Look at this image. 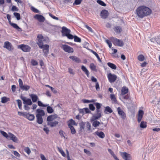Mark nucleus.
I'll return each mask as SVG.
<instances>
[{"label": "nucleus", "instance_id": "58836bf2", "mask_svg": "<svg viewBox=\"0 0 160 160\" xmlns=\"http://www.w3.org/2000/svg\"><path fill=\"white\" fill-rule=\"evenodd\" d=\"M73 38H74V41L76 42H81V39L78 37L77 36H73Z\"/></svg>", "mask_w": 160, "mask_h": 160}, {"label": "nucleus", "instance_id": "680f3d73", "mask_svg": "<svg viewBox=\"0 0 160 160\" xmlns=\"http://www.w3.org/2000/svg\"><path fill=\"white\" fill-rule=\"evenodd\" d=\"M11 10L13 11H18V9L16 6L13 5L12 7Z\"/></svg>", "mask_w": 160, "mask_h": 160}, {"label": "nucleus", "instance_id": "09e8293b", "mask_svg": "<svg viewBox=\"0 0 160 160\" xmlns=\"http://www.w3.org/2000/svg\"><path fill=\"white\" fill-rule=\"evenodd\" d=\"M1 133L2 134L4 137L8 138H9V135H8L6 132L3 131H1Z\"/></svg>", "mask_w": 160, "mask_h": 160}, {"label": "nucleus", "instance_id": "9b49d317", "mask_svg": "<svg viewBox=\"0 0 160 160\" xmlns=\"http://www.w3.org/2000/svg\"><path fill=\"white\" fill-rule=\"evenodd\" d=\"M34 18L41 22H44L45 20V18L42 15L40 14H36L34 16Z\"/></svg>", "mask_w": 160, "mask_h": 160}, {"label": "nucleus", "instance_id": "7ed1b4c3", "mask_svg": "<svg viewBox=\"0 0 160 160\" xmlns=\"http://www.w3.org/2000/svg\"><path fill=\"white\" fill-rule=\"evenodd\" d=\"M62 35L63 37H67L68 39H72L73 38V35L70 34L71 30L66 27L63 26L62 28Z\"/></svg>", "mask_w": 160, "mask_h": 160}, {"label": "nucleus", "instance_id": "6ab92c4d", "mask_svg": "<svg viewBox=\"0 0 160 160\" xmlns=\"http://www.w3.org/2000/svg\"><path fill=\"white\" fill-rule=\"evenodd\" d=\"M25 118L30 121H32L34 119L35 116L33 114H29V113H27Z\"/></svg>", "mask_w": 160, "mask_h": 160}, {"label": "nucleus", "instance_id": "37998d69", "mask_svg": "<svg viewBox=\"0 0 160 160\" xmlns=\"http://www.w3.org/2000/svg\"><path fill=\"white\" fill-rule=\"evenodd\" d=\"M13 15L17 20H19L21 19L20 15L19 13L15 12L13 13Z\"/></svg>", "mask_w": 160, "mask_h": 160}, {"label": "nucleus", "instance_id": "bf43d9fd", "mask_svg": "<svg viewBox=\"0 0 160 160\" xmlns=\"http://www.w3.org/2000/svg\"><path fill=\"white\" fill-rule=\"evenodd\" d=\"M27 112H19L18 111V115L19 116H23L24 117H25V116L26 115Z\"/></svg>", "mask_w": 160, "mask_h": 160}, {"label": "nucleus", "instance_id": "9d476101", "mask_svg": "<svg viewBox=\"0 0 160 160\" xmlns=\"http://www.w3.org/2000/svg\"><path fill=\"white\" fill-rule=\"evenodd\" d=\"M118 113L123 119H124L126 118V114L121 109L120 107H118L117 109Z\"/></svg>", "mask_w": 160, "mask_h": 160}, {"label": "nucleus", "instance_id": "69168bd1", "mask_svg": "<svg viewBox=\"0 0 160 160\" xmlns=\"http://www.w3.org/2000/svg\"><path fill=\"white\" fill-rule=\"evenodd\" d=\"M18 82L19 83V87L20 88L23 85V82L21 79L19 78L18 80Z\"/></svg>", "mask_w": 160, "mask_h": 160}, {"label": "nucleus", "instance_id": "e433bc0d", "mask_svg": "<svg viewBox=\"0 0 160 160\" xmlns=\"http://www.w3.org/2000/svg\"><path fill=\"white\" fill-rule=\"evenodd\" d=\"M93 121V122L92 123V125L93 127L95 128H96L99 126V125L100 123L98 121L96 120Z\"/></svg>", "mask_w": 160, "mask_h": 160}, {"label": "nucleus", "instance_id": "6e6552de", "mask_svg": "<svg viewBox=\"0 0 160 160\" xmlns=\"http://www.w3.org/2000/svg\"><path fill=\"white\" fill-rule=\"evenodd\" d=\"M108 78L109 82L110 83H112L116 81L117 78V76L115 74L109 73L108 75Z\"/></svg>", "mask_w": 160, "mask_h": 160}, {"label": "nucleus", "instance_id": "412c9836", "mask_svg": "<svg viewBox=\"0 0 160 160\" xmlns=\"http://www.w3.org/2000/svg\"><path fill=\"white\" fill-rule=\"evenodd\" d=\"M50 122H48L47 125H49L51 127H54L56 126L58 124V122L57 121H51Z\"/></svg>", "mask_w": 160, "mask_h": 160}, {"label": "nucleus", "instance_id": "5701e85b", "mask_svg": "<svg viewBox=\"0 0 160 160\" xmlns=\"http://www.w3.org/2000/svg\"><path fill=\"white\" fill-rule=\"evenodd\" d=\"M102 116L101 113H96L95 115L92 116L91 120L92 121H95L100 118Z\"/></svg>", "mask_w": 160, "mask_h": 160}, {"label": "nucleus", "instance_id": "f03ea898", "mask_svg": "<svg viewBox=\"0 0 160 160\" xmlns=\"http://www.w3.org/2000/svg\"><path fill=\"white\" fill-rule=\"evenodd\" d=\"M38 42L37 44L40 48H43L44 46V43H46L48 41V38L44 37L42 34H39L37 36Z\"/></svg>", "mask_w": 160, "mask_h": 160}, {"label": "nucleus", "instance_id": "603ef678", "mask_svg": "<svg viewBox=\"0 0 160 160\" xmlns=\"http://www.w3.org/2000/svg\"><path fill=\"white\" fill-rule=\"evenodd\" d=\"M38 105L40 107H46L47 106V105L43 104L41 101H38Z\"/></svg>", "mask_w": 160, "mask_h": 160}, {"label": "nucleus", "instance_id": "79ce46f5", "mask_svg": "<svg viewBox=\"0 0 160 160\" xmlns=\"http://www.w3.org/2000/svg\"><path fill=\"white\" fill-rule=\"evenodd\" d=\"M91 52L93 53V54H94L96 56V57L97 58L98 61L99 62H101V59L100 58L98 54L92 50H91Z\"/></svg>", "mask_w": 160, "mask_h": 160}, {"label": "nucleus", "instance_id": "a19ab883", "mask_svg": "<svg viewBox=\"0 0 160 160\" xmlns=\"http://www.w3.org/2000/svg\"><path fill=\"white\" fill-rule=\"evenodd\" d=\"M57 148L59 152L61 154L62 156H63L64 157H66V155L65 154L64 152L63 151L62 149L61 148H60L58 147H57Z\"/></svg>", "mask_w": 160, "mask_h": 160}, {"label": "nucleus", "instance_id": "ea45409f", "mask_svg": "<svg viewBox=\"0 0 160 160\" xmlns=\"http://www.w3.org/2000/svg\"><path fill=\"white\" fill-rule=\"evenodd\" d=\"M140 127L141 128H144L147 127L146 122L144 121H142L140 125Z\"/></svg>", "mask_w": 160, "mask_h": 160}, {"label": "nucleus", "instance_id": "f704fd0d", "mask_svg": "<svg viewBox=\"0 0 160 160\" xmlns=\"http://www.w3.org/2000/svg\"><path fill=\"white\" fill-rule=\"evenodd\" d=\"M20 88L22 90L27 91L30 88V86L28 85H23Z\"/></svg>", "mask_w": 160, "mask_h": 160}, {"label": "nucleus", "instance_id": "bb28decb", "mask_svg": "<svg viewBox=\"0 0 160 160\" xmlns=\"http://www.w3.org/2000/svg\"><path fill=\"white\" fill-rule=\"evenodd\" d=\"M82 70L85 73V74L87 75L88 77H89V72L85 66L84 65H82L81 68Z\"/></svg>", "mask_w": 160, "mask_h": 160}, {"label": "nucleus", "instance_id": "c85d7f7f", "mask_svg": "<svg viewBox=\"0 0 160 160\" xmlns=\"http://www.w3.org/2000/svg\"><path fill=\"white\" fill-rule=\"evenodd\" d=\"M86 122L82 121L79 124L80 127V131H82V130H84L85 128V124Z\"/></svg>", "mask_w": 160, "mask_h": 160}, {"label": "nucleus", "instance_id": "f257e3e1", "mask_svg": "<svg viewBox=\"0 0 160 160\" xmlns=\"http://www.w3.org/2000/svg\"><path fill=\"white\" fill-rule=\"evenodd\" d=\"M151 12L152 11L149 8L144 6H140L136 10L137 15L141 18H143L146 16L149 15Z\"/></svg>", "mask_w": 160, "mask_h": 160}, {"label": "nucleus", "instance_id": "3c124183", "mask_svg": "<svg viewBox=\"0 0 160 160\" xmlns=\"http://www.w3.org/2000/svg\"><path fill=\"white\" fill-rule=\"evenodd\" d=\"M108 152L113 156V158H115L116 157H117V156L114 154L113 152V151H112L110 149L108 148Z\"/></svg>", "mask_w": 160, "mask_h": 160}, {"label": "nucleus", "instance_id": "1a4fd4ad", "mask_svg": "<svg viewBox=\"0 0 160 160\" xmlns=\"http://www.w3.org/2000/svg\"><path fill=\"white\" fill-rule=\"evenodd\" d=\"M121 155L124 160H131L132 159L131 155L125 152H122Z\"/></svg>", "mask_w": 160, "mask_h": 160}, {"label": "nucleus", "instance_id": "4d7b16f0", "mask_svg": "<svg viewBox=\"0 0 160 160\" xmlns=\"http://www.w3.org/2000/svg\"><path fill=\"white\" fill-rule=\"evenodd\" d=\"M70 122L68 124H70V125H77V124L76 123L75 121L73 120L72 119H71L70 120Z\"/></svg>", "mask_w": 160, "mask_h": 160}, {"label": "nucleus", "instance_id": "de8ad7c7", "mask_svg": "<svg viewBox=\"0 0 160 160\" xmlns=\"http://www.w3.org/2000/svg\"><path fill=\"white\" fill-rule=\"evenodd\" d=\"M17 101L18 104L19 108L20 110H22V103L21 100L19 99H18L17 100Z\"/></svg>", "mask_w": 160, "mask_h": 160}, {"label": "nucleus", "instance_id": "a211bd4d", "mask_svg": "<svg viewBox=\"0 0 160 160\" xmlns=\"http://www.w3.org/2000/svg\"><path fill=\"white\" fill-rule=\"evenodd\" d=\"M144 112L143 111L141 110H140L138 112V122H140L142 118Z\"/></svg>", "mask_w": 160, "mask_h": 160}, {"label": "nucleus", "instance_id": "e2e57ef3", "mask_svg": "<svg viewBox=\"0 0 160 160\" xmlns=\"http://www.w3.org/2000/svg\"><path fill=\"white\" fill-rule=\"evenodd\" d=\"M78 110L80 113L82 114V115L84 114V108L82 109L79 108Z\"/></svg>", "mask_w": 160, "mask_h": 160}, {"label": "nucleus", "instance_id": "473e14b6", "mask_svg": "<svg viewBox=\"0 0 160 160\" xmlns=\"http://www.w3.org/2000/svg\"><path fill=\"white\" fill-rule=\"evenodd\" d=\"M107 65L112 69L115 70L117 68L116 65L113 63L108 62L107 63Z\"/></svg>", "mask_w": 160, "mask_h": 160}, {"label": "nucleus", "instance_id": "f3484780", "mask_svg": "<svg viewBox=\"0 0 160 160\" xmlns=\"http://www.w3.org/2000/svg\"><path fill=\"white\" fill-rule=\"evenodd\" d=\"M9 138L12 140L14 142H18V139L13 134L11 133H9Z\"/></svg>", "mask_w": 160, "mask_h": 160}, {"label": "nucleus", "instance_id": "ddd939ff", "mask_svg": "<svg viewBox=\"0 0 160 160\" xmlns=\"http://www.w3.org/2000/svg\"><path fill=\"white\" fill-rule=\"evenodd\" d=\"M108 12L106 10H102L100 13V15L102 18L103 19L106 18L108 16Z\"/></svg>", "mask_w": 160, "mask_h": 160}, {"label": "nucleus", "instance_id": "39448f33", "mask_svg": "<svg viewBox=\"0 0 160 160\" xmlns=\"http://www.w3.org/2000/svg\"><path fill=\"white\" fill-rule=\"evenodd\" d=\"M21 99L22 100L23 103L25 105H31L32 104L31 99L30 98H27L26 97L21 95Z\"/></svg>", "mask_w": 160, "mask_h": 160}, {"label": "nucleus", "instance_id": "393cba45", "mask_svg": "<svg viewBox=\"0 0 160 160\" xmlns=\"http://www.w3.org/2000/svg\"><path fill=\"white\" fill-rule=\"evenodd\" d=\"M86 126L87 130L88 131L90 132H92V130L91 129V123L88 122H86Z\"/></svg>", "mask_w": 160, "mask_h": 160}, {"label": "nucleus", "instance_id": "c9c22d12", "mask_svg": "<svg viewBox=\"0 0 160 160\" xmlns=\"http://www.w3.org/2000/svg\"><path fill=\"white\" fill-rule=\"evenodd\" d=\"M47 111L49 113H52L54 112V110L52 109V108L51 107L49 106L47 107Z\"/></svg>", "mask_w": 160, "mask_h": 160}, {"label": "nucleus", "instance_id": "20e7f679", "mask_svg": "<svg viewBox=\"0 0 160 160\" xmlns=\"http://www.w3.org/2000/svg\"><path fill=\"white\" fill-rule=\"evenodd\" d=\"M112 42L113 44L116 46L122 47L124 45V43L122 40L115 38H112Z\"/></svg>", "mask_w": 160, "mask_h": 160}, {"label": "nucleus", "instance_id": "a878e982", "mask_svg": "<svg viewBox=\"0 0 160 160\" xmlns=\"http://www.w3.org/2000/svg\"><path fill=\"white\" fill-rule=\"evenodd\" d=\"M113 29L117 33H120L122 31V29L120 26H116L114 27Z\"/></svg>", "mask_w": 160, "mask_h": 160}, {"label": "nucleus", "instance_id": "c756f323", "mask_svg": "<svg viewBox=\"0 0 160 160\" xmlns=\"http://www.w3.org/2000/svg\"><path fill=\"white\" fill-rule=\"evenodd\" d=\"M13 27L18 30V31H21V29L16 23L11 22L9 24Z\"/></svg>", "mask_w": 160, "mask_h": 160}, {"label": "nucleus", "instance_id": "052dcab7", "mask_svg": "<svg viewBox=\"0 0 160 160\" xmlns=\"http://www.w3.org/2000/svg\"><path fill=\"white\" fill-rule=\"evenodd\" d=\"M94 104L96 107V109H100L101 108V105L100 103L98 102L94 103Z\"/></svg>", "mask_w": 160, "mask_h": 160}, {"label": "nucleus", "instance_id": "13d9d810", "mask_svg": "<svg viewBox=\"0 0 160 160\" xmlns=\"http://www.w3.org/2000/svg\"><path fill=\"white\" fill-rule=\"evenodd\" d=\"M82 0H75L74 3H73V5H78L80 4Z\"/></svg>", "mask_w": 160, "mask_h": 160}, {"label": "nucleus", "instance_id": "0e129e2a", "mask_svg": "<svg viewBox=\"0 0 160 160\" xmlns=\"http://www.w3.org/2000/svg\"><path fill=\"white\" fill-rule=\"evenodd\" d=\"M49 15L51 18H52L53 19H55L56 20H59V18H58L54 16L53 15L51 14V13H49Z\"/></svg>", "mask_w": 160, "mask_h": 160}, {"label": "nucleus", "instance_id": "72a5a7b5", "mask_svg": "<svg viewBox=\"0 0 160 160\" xmlns=\"http://www.w3.org/2000/svg\"><path fill=\"white\" fill-rule=\"evenodd\" d=\"M10 100L9 98H8L6 97H3L1 98V102L3 103H4L8 101H9Z\"/></svg>", "mask_w": 160, "mask_h": 160}, {"label": "nucleus", "instance_id": "2f4dec72", "mask_svg": "<svg viewBox=\"0 0 160 160\" xmlns=\"http://www.w3.org/2000/svg\"><path fill=\"white\" fill-rule=\"evenodd\" d=\"M69 128H70L71 132L72 134H75L76 132V130L74 127L72 125H70V124H68Z\"/></svg>", "mask_w": 160, "mask_h": 160}, {"label": "nucleus", "instance_id": "4c0bfd02", "mask_svg": "<svg viewBox=\"0 0 160 160\" xmlns=\"http://www.w3.org/2000/svg\"><path fill=\"white\" fill-rule=\"evenodd\" d=\"M37 112L38 113V114H39L42 116H44L45 115V113L44 111L40 109H37Z\"/></svg>", "mask_w": 160, "mask_h": 160}, {"label": "nucleus", "instance_id": "864d4df0", "mask_svg": "<svg viewBox=\"0 0 160 160\" xmlns=\"http://www.w3.org/2000/svg\"><path fill=\"white\" fill-rule=\"evenodd\" d=\"M24 151L27 153L28 155H29L31 153V151L28 147H26L24 149Z\"/></svg>", "mask_w": 160, "mask_h": 160}, {"label": "nucleus", "instance_id": "2eb2a0df", "mask_svg": "<svg viewBox=\"0 0 160 160\" xmlns=\"http://www.w3.org/2000/svg\"><path fill=\"white\" fill-rule=\"evenodd\" d=\"M57 118L58 115L56 114H54L53 115L48 116L47 118V120L48 122H51Z\"/></svg>", "mask_w": 160, "mask_h": 160}, {"label": "nucleus", "instance_id": "0eeeda50", "mask_svg": "<svg viewBox=\"0 0 160 160\" xmlns=\"http://www.w3.org/2000/svg\"><path fill=\"white\" fill-rule=\"evenodd\" d=\"M61 48L66 52L72 53L73 52V48L66 44L62 45Z\"/></svg>", "mask_w": 160, "mask_h": 160}, {"label": "nucleus", "instance_id": "b1692460", "mask_svg": "<svg viewBox=\"0 0 160 160\" xmlns=\"http://www.w3.org/2000/svg\"><path fill=\"white\" fill-rule=\"evenodd\" d=\"M69 58L76 62L79 63L81 62V61L79 58L75 56H69Z\"/></svg>", "mask_w": 160, "mask_h": 160}, {"label": "nucleus", "instance_id": "338daca9", "mask_svg": "<svg viewBox=\"0 0 160 160\" xmlns=\"http://www.w3.org/2000/svg\"><path fill=\"white\" fill-rule=\"evenodd\" d=\"M106 42L108 44L109 47L110 48H111V47L112 46V44L111 42H110V41L109 40L107 39L106 40Z\"/></svg>", "mask_w": 160, "mask_h": 160}, {"label": "nucleus", "instance_id": "f8f14e48", "mask_svg": "<svg viewBox=\"0 0 160 160\" xmlns=\"http://www.w3.org/2000/svg\"><path fill=\"white\" fill-rule=\"evenodd\" d=\"M49 46L48 44L44 45V48H43V51L44 53L43 55L46 57L49 53Z\"/></svg>", "mask_w": 160, "mask_h": 160}, {"label": "nucleus", "instance_id": "c03bdc74", "mask_svg": "<svg viewBox=\"0 0 160 160\" xmlns=\"http://www.w3.org/2000/svg\"><path fill=\"white\" fill-rule=\"evenodd\" d=\"M97 2L98 3L102 6L104 7L106 6V4L101 0H97Z\"/></svg>", "mask_w": 160, "mask_h": 160}, {"label": "nucleus", "instance_id": "dca6fc26", "mask_svg": "<svg viewBox=\"0 0 160 160\" xmlns=\"http://www.w3.org/2000/svg\"><path fill=\"white\" fill-rule=\"evenodd\" d=\"M94 135L98 136L99 138H104L105 135L104 132L102 131L98 132L97 131L93 133Z\"/></svg>", "mask_w": 160, "mask_h": 160}, {"label": "nucleus", "instance_id": "49530a36", "mask_svg": "<svg viewBox=\"0 0 160 160\" xmlns=\"http://www.w3.org/2000/svg\"><path fill=\"white\" fill-rule=\"evenodd\" d=\"M90 68L92 70L94 71H96V66L93 63L90 64Z\"/></svg>", "mask_w": 160, "mask_h": 160}, {"label": "nucleus", "instance_id": "8fccbe9b", "mask_svg": "<svg viewBox=\"0 0 160 160\" xmlns=\"http://www.w3.org/2000/svg\"><path fill=\"white\" fill-rule=\"evenodd\" d=\"M110 98L112 101H114L115 102H117V100L114 94H111Z\"/></svg>", "mask_w": 160, "mask_h": 160}, {"label": "nucleus", "instance_id": "a18cd8bd", "mask_svg": "<svg viewBox=\"0 0 160 160\" xmlns=\"http://www.w3.org/2000/svg\"><path fill=\"white\" fill-rule=\"evenodd\" d=\"M138 59L140 61H142L145 59L144 57L142 54L139 55L138 58Z\"/></svg>", "mask_w": 160, "mask_h": 160}, {"label": "nucleus", "instance_id": "4be33fe9", "mask_svg": "<svg viewBox=\"0 0 160 160\" xmlns=\"http://www.w3.org/2000/svg\"><path fill=\"white\" fill-rule=\"evenodd\" d=\"M29 96L33 102H36L38 99V96L36 94H29Z\"/></svg>", "mask_w": 160, "mask_h": 160}, {"label": "nucleus", "instance_id": "4468645a", "mask_svg": "<svg viewBox=\"0 0 160 160\" xmlns=\"http://www.w3.org/2000/svg\"><path fill=\"white\" fill-rule=\"evenodd\" d=\"M4 47L6 48L8 50L11 51L13 49L12 45L11 43L9 42L8 41L5 42L4 43Z\"/></svg>", "mask_w": 160, "mask_h": 160}, {"label": "nucleus", "instance_id": "774afa93", "mask_svg": "<svg viewBox=\"0 0 160 160\" xmlns=\"http://www.w3.org/2000/svg\"><path fill=\"white\" fill-rule=\"evenodd\" d=\"M31 9L33 12H35L38 13H39V11L34 7H32Z\"/></svg>", "mask_w": 160, "mask_h": 160}, {"label": "nucleus", "instance_id": "6e6d98bb", "mask_svg": "<svg viewBox=\"0 0 160 160\" xmlns=\"http://www.w3.org/2000/svg\"><path fill=\"white\" fill-rule=\"evenodd\" d=\"M31 63L33 66H36L38 65V62L34 59H32L31 61Z\"/></svg>", "mask_w": 160, "mask_h": 160}, {"label": "nucleus", "instance_id": "7c9ffc66", "mask_svg": "<svg viewBox=\"0 0 160 160\" xmlns=\"http://www.w3.org/2000/svg\"><path fill=\"white\" fill-rule=\"evenodd\" d=\"M112 112V110L109 106H107L105 108V110L104 111V112L105 113H107V112L111 113Z\"/></svg>", "mask_w": 160, "mask_h": 160}, {"label": "nucleus", "instance_id": "cd10ccee", "mask_svg": "<svg viewBox=\"0 0 160 160\" xmlns=\"http://www.w3.org/2000/svg\"><path fill=\"white\" fill-rule=\"evenodd\" d=\"M128 91V88L126 87H123L121 90V94L124 95L127 94Z\"/></svg>", "mask_w": 160, "mask_h": 160}, {"label": "nucleus", "instance_id": "423d86ee", "mask_svg": "<svg viewBox=\"0 0 160 160\" xmlns=\"http://www.w3.org/2000/svg\"><path fill=\"white\" fill-rule=\"evenodd\" d=\"M18 48L21 49L23 52H28L30 51L31 48L27 45L21 44L18 46Z\"/></svg>", "mask_w": 160, "mask_h": 160}, {"label": "nucleus", "instance_id": "aec40b11", "mask_svg": "<svg viewBox=\"0 0 160 160\" xmlns=\"http://www.w3.org/2000/svg\"><path fill=\"white\" fill-rule=\"evenodd\" d=\"M36 117L37 118V123L39 124H42L43 122V119L41 115L39 114H37Z\"/></svg>", "mask_w": 160, "mask_h": 160}, {"label": "nucleus", "instance_id": "5fc2aeb1", "mask_svg": "<svg viewBox=\"0 0 160 160\" xmlns=\"http://www.w3.org/2000/svg\"><path fill=\"white\" fill-rule=\"evenodd\" d=\"M89 107L90 110L92 111H93L95 109V107L93 104H90L89 105Z\"/></svg>", "mask_w": 160, "mask_h": 160}]
</instances>
